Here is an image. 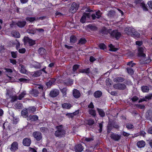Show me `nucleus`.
Segmentation results:
<instances>
[{"mask_svg": "<svg viewBox=\"0 0 152 152\" xmlns=\"http://www.w3.org/2000/svg\"><path fill=\"white\" fill-rule=\"evenodd\" d=\"M109 33L112 37L118 39L121 36L120 32H118L117 30L112 31L111 29H107L105 27H102L99 31L98 34L102 36H105Z\"/></svg>", "mask_w": 152, "mask_h": 152, "instance_id": "1", "label": "nucleus"}, {"mask_svg": "<svg viewBox=\"0 0 152 152\" xmlns=\"http://www.w3.org/2000/svg\"><path fill=\"white\" fill-rule=\"evenodd\" d=\"M57 130L54 133L56 137L61 138L64 137L66 134V131L64 129L62 125H60L56 127Z\"/></svg>", "mask_w": 152, "mask_h": 152, "instance_id": "2", "label": "nucleus"}, {"mask_svg": "<svg viewBox=\"0 0 152 152\" xmlns=\"http://www.w3.org/2000/svg\"><path fill=\"white\" fill-rule=\"evenodd\" d=\"M119 127V126L115 121L112 120H109L107 126V133H110L113 128L118 129Z\"/></svg>", "mask_w": 152, "mask_h": 152, "instance_id": "3", "label": "nucleus"}, {"mask_svg": "<svg viewBox=\"0 0 152 152\" xmlns=\"http://www.w3.org/2000/svg\"><path fill=\"white\" fill-rule=\"evenodd\" d=\"M24 45H26L28 44L29 46H31L34 45L36 44V40L30 39L28 37L25 36L23 39Z\"/></svg>", "mask_w": 152, "mask_h": 152, "instance_id": "4", "label": "nucleus"}, {"mask_svg": "<svg viewBox=\"0 0 152 152\" xmlns=\"http://www.w3.org/2000/svg\"><path fill=\"white\" fill-rule=\"evenodd\" d=\"M32 136L37 141H40L42 138L41 133L39 131H35L32 134Z\"/></svg>", "mask_w": 152, "mask_h": 152, "instance_id": "5", "label": "nucleus"}, {"mask_svg": "<svg viewBox=\"0 0 152 152\" xmlns=\"http://www.w3.org/2000/svg\"><path fill=\"white\" fill-rule=\"evenodd\" d=\"M113 87L115 89L121 90H125L126 88V85L124 83L115 84Z\"/></svg>", "mask_w": 152, "mask_h": 152, "instance_id": "6", "label": "nucleus"}, {"mask_svg": "<svg viewBox=\"0 0 152 152\" xmlns=\"http://www.w3.org/2000/svg\"><path fill=\"white\" fill-rule=\"evenodd\" d=\"M111 138L116 141H119L121 139V136L118 134L111 132L110 136Z\"/></svg>", "mask_w": 152, "mask_h": 152, "instance_id": "7", "label": "nucleus"}, {"mask_svg": "<svg viewBox=\"0 0 152 152\" xmlns=\"http://www.w3.org/2000/svg\"><path fill=\"white\" fill-rule=\"evenodd\" d=\"M59 93V91L58 90L55 89L52 90L49 96L51 97L54 98L58 96Z\"/></svg>", "mask_w": 152, "mask_h": 152, "instance_id": "8", "label": "nucleus"}, {"mask_svg": "<svg viewBox=\"0 0 152 152\" xmlns=\"http://www.w3.org/2000/svg\"><path fill=\"white\" fill-rule=\"evenodd\" d=\"M18 144L16 141L14 142L11 145V147L10 148V150L13 152H15L18 149Z\"/></svg>", "mask_w": 152, "mask_h": 152, "instance_id": "9", "label": "nucleus"}, {"mask_svg": "<svg viewBox=\"0 0 152 152\" xmlns=\"http://www.w3.org/2000/svg\"><path fill=\"white\" fill-rule=\"evenodd\" d=\"M78 5L75 2H73L70 9V12L72 13H74L78 10Z\"/></svg>", "mask_w": 152, "mask_h": 152, "instance_id": "10", "label": "nucleus"}, {"mask_svg": "<svg viewBox=\"0 0 152 152\" xmlns=\"http://www.w3.org/2000/svg\"><path fill=\"white\" fill-rule=\"evenodd\" d=\"M96 15L94 14H93L91 15L92 19L93 20H95L96 18L99 19L102 16V13L99 10H98L96 12Z\"/></svg>", "mask_w": 152, "mask_h": 152, "instance_id": "11", "label": "nucleus"}, {"mask_svg": "<svg viewBox=\"0 0 152 152\" xmlns=\"http://www.w3.org/2000/svg\"><path fill=\"white\" fill-rule=\"evenodd\" d=\"M90 13H86L84 12L83 13V16H82L80 20V21L82 23H84L85 22L86 20V18L87 17L88 18H90Z\"/></svg>", "mask_w": 152, "mask_h": 152, "instance_id": "12", "label": "nucleus"}, {"mask_svg": "<svg viewBox=\"0 0 152 152\" xmlns=\"http://www.w3.org/2000/svg\"><path fill=\"white\" fill-rule=\"evenodd\" d=\"M23 145L26 146H29L31 143V140L30 139L25 138L23 139L22 142Z\"/></svg>", "mask_w": 152, "mask_h": 152, "instance_id": "13", "label": "nucleus"}, {"mask_svg": "<svg viewBox=\"0 0 152 152\" xmlns=\"http://www.w3.org/2000/svg\"><path fill=\"white\" fill-rule=\"evenodd\" d=\"M83 149V146L80 143L75 145L74 147V149L76 152H81Z\"/></svg>", "mask_w": 152, "mask_h": 152, "instance_id": "14", "label": "nucleus"}, {"mask_svg": "<svg viewBox=\"0 0 152 152\" xmlns=\"http://www.w3.org/2000/svg\"><path fill=\"white\" fill-rule=\"evenodd\" d=\"M131 33L130 35H131L132 37L136 38H139L140 36V34L135 30V29L133 28Z\"/></svg>", "mask_w": 152, "mask_h": 152, "instance_id": "15", "label": "nucleus"}, {"mask_svg": "<svg viewBox=\"0 0 152 152\" xmlns=\"http://www.w3.org/2000/svg\"><path fill=\"white\" fill-rule=\"evenodd\" d=\"M26 24V22L25 21L19 20L16 23V25L18 27L20 28L24 27Z\"/></svg>", "mask_w": 152, "mask_h": 152, "instance_id": "16", "label": "nucleus"}, {"mask_svg": "<svg viewBox=\"0 0 152 152\" xmlns=\"http://www.w3.org/2000/svg\"><path fill=\"white\" fill-rule=\"evenodd\" d=\"M144 49L143 48L140 47L138 49V56H142L144 57V60H145L146 59L144 57L146 55L145 54L143 53Z\"/></svg>", "mask_w": 152, "mask_h": 152, "instance_id": "17", "label": "nucleus"}, {"mask_svg": "<svg viewBox=\"0 0 152 152\" xmlns=\"http://www.w3.org/2000/svg\"><path fill=\"white\" fill-rule=\"evenodd\" d=\"M79 72L80 73H85L88 75L90 73V69L89 68H87L86 69H79Z\"/></svg>", "mask_w": 152, "mask_h": 152, "instance_id": "18", "label": "nucleus"}, {"mask_svg": "<svg viewBox=\"0 0 152 152\" xmlns=\"http://www.w3.org/2000/svg\"><path fill=\"white\" fill-rule=\"evenodd\" d=\"M73 96L76 98H78L80 96L79 91L77 89H74L73 91Z\"/></svg>", "mask_w": 152, "mask_h": 152, "instance_id": "19", "label": "nucleus"}, {"mask_svg": "<svg viewBox=\"0 0 152 152\" xmlns=\"http://www.w3.org/2000/svg\"><path fill=\"white\" fill-rule=\"evenodd\" d=\"M56 81L55 79L54 78H51L50 80L48 82H47L46 83V85L47 86L48 88H50L51 86L54 84Z\"/></svg>", "mask_w": 152, "mask_h": 152, "instance_id": "20", "label": "nucleus"}, {"mask_svg": "<svg viewBox=\"0 0 152 152\" xmlns=\"http://www.w3.org/2000/svg\"><path fill=\"white\" fill-rule=\"evenodd\" d=\"M87 27L92 31H96L97 30L98 28L95 25L92 24H89L87 25Z\"/></svg>", "mask_w": 152, "mask_h": 152, "instance_id": "21", "label": "nucleus"}, {"mask_svg": "<svg viewBox=\"0 0 152 152\" xmlns=\"http://www.w3.org/2000/svg\"><path fill=\"white\" fill-rule=\"evenodd\" d=\"M28 119L31 121H35L38 119V117L36 115H30L28 117Z\"/></svg>", "mask_w": 152, "mask_h": 152, "instance_id": "22", "label": "nucleus"}, {"mask_svg": "<svg viewBox=\"0 0 152 152\" xmlns=\"http://www.w3.org/2000/svg\"><path fill=\"white\" fill-rule=\"evenodd\" d=\"M96 110L99 115L101 117H103L105 116V113L103 109L97 108Z\"/></svg>", "mask_w": 152, "mask_h": 152, "instance_id": "23", "label": "nucleus"}, {"mask_svg": "<svg viewBox=\"0 0 152 152\" xmlns=\"http://www.w3.org/2000/svg\"><path fill=\"white\" fill-rule=\"evenodd\" d=\"M64 84L69 86L73 84V80L72 79L69 78L67 80H65L64 82Z\"/></svg>", "mask_w": 152, "mask_h": 152, "instance_id": "24", "label": "nucleus"}, {"mask_svg": "<svg viewBox=\"0 0 152 152\" xmlns=\"http://www.w3.org/2000/svg\"><path fill=\"white\" fill-rule=\"evenodd\" d=\"M70 39V42L72 44L75 43L77 40V37L73 35L71 36Z\"/></svg>", "mask_w": 152, "mask_h": 152, "instance_id": "25", "label": "nucleus"}, {"mask_svg": "<svg viewBox=\"0 0 152 152\" xmlns=\"http://www.w3.org/2000/svg\"><path fill=\"white\" fill-rule=\"evenodd\" d=\"M19 66L21 67V69L20 70V72L23 74L26 73L27 70L26 69L25 66L22 64H20Z\"/></svg>", "mask_w": 152, "mask_h": 152, "instance_id": "26", "label": "nucleus"}, {"mask_svg": "<svg viewBox=\"0 0 152 152\" xmlns=\"http://www.w3.org/2000/svg\"><path fill=\"white\" fill-rule=\"evenodd\" d=\"M145 145V142L143 140L138 141L137 143V145L139 148H141L144 147Z\"/></svg>", "mask_w": 152, "mask_h": 152, "instance_id": "27", "label": "nucleus"}, {"mask_svg": "<svg viewBox=\"0 0 152 152\" xmlns=\"http://www.w3.org/2000/svg\"><path fill=\"white\" fill-rule=\"evenodd\" d=\"M125 79L124 78L121 77H116L113 80V81L116 83L122 82Z\"/></svg>", "mask_w": 152, "mask_h": 152, "instance_id": "28", "label": "nucleus"}, {"mask_svg": "<svg viewBox=\"0 0 152 152\" xmlns=\"http://www.w3.org/2000/svg\"><path fill=\"white\" fill-rule=\"evenodd\" d=\"M28 113H33L36 110V108L34 106L29 107L26 109Z\"/></svg>", "mask_w": 152, "mask_h": 152, "instance_id": "29", "label": "nucleus"}, {"mask_svg": "<svg viewBox=\"0 0 152 152\" xmlns=\"http://www.w3.org/2000/svg\"><path fill=\"white\" fill-rule=\"evenodd\" d=\"M102 95V92L99 91H95L94 94V96L96 98L100 97Z\"/></svg>", "mask_w": 152, "mask_h": 152, "instance_id": "30", "label": "nucleus"}, {"mask_svg": "<svg viewBox=\"0 0 152 152\" xmlns=\"http://www.w3.org/2000/svg\"><path fill=\"white\" fill-rule=\"evenodd\" d=\"M62 106L63 108L68 109H70L72 106L71 104L67 103H64L62 104Z\"/></svg>", "mask_w": 152, "mask_h": 152, "instance_id": "31", "label": "nucleus"}, {"mask_svg": "<svg viewBox=\"0 0 152 152\" xmlns=\"http://www.w3.org/2000/svg\"><path fill=\"white\" fill-rule=\"evenodd\" d=\"M141 89L143 92H148L149 90V87L146 86H143L141 87Z\"/></svg>", "mask_w": 152, "mask_h": 152, "instance_id": "32", "label": "nucleus"}, {"mask_svg": "<svg viewBox=\"0 0 152 152\" xmlns=\"http://www.w3.org/2000/svg\"><path fill=\"white\" fill-rule=\"evenodd\" d=\"M46 52V50L43 48H40L38 50V53L42 56L44 55Z\"/></svg>", "mask_w": 152, "mask_h": 152, "instance_id": "33", "label": "nucleus"}, {"mask_svg": "<svg viewBox=\"0 0 152 152\" xmlns=\"http://www.w3.org/2000/svg\"><path fill=\"white\" fill-rule=\"evenodd\" d=\"M30 93L33 94L35 97H37L39 94L38 91L36 89H33L30 91Z\"/></svg>", "mask_w": 152, "mask_h": 152, "instance_id": "34", "label": "nucleus"}, {"mask_svg": "<svg viewBox=\"0 0 152 152\" xmlns=\"http://www.w3.org/2000/svg\"><path fill=\"white\" fill-rule=\"evenodd\" d=\"M88 112L93 117L95 118L96 116V113L95 110L92 109H89L88 110Z\"/></svg>", "mask_w": 152, "mask_h": 152, "instance_id": "35", "label": "nucleus"}, {"mask_svg": "<svg viewBox=\"0 0 152 152\" xmlns=\"http://www.w3.org/2000/svg\"><path fill=\"white\" fill-rule=\"evenodd\" d=\"M132 29L133 28L130 27H127L124 30L125 33L128 35H130L132 32L131 31H132Z\"/></svg>", "mask_w": 152, "mask_h": 152, "instance_id": "36", "label": "nucleus"}, {"mask_svg": "<svg viewBox=\"0 0 152 152\" xmlns=\"http://www.w3.org/2000/svg\"><path fill=\"white\" fill-rule=\"evenodd\" d=\"M80 65L78 64H75L72 67L73 73H76L77 69L79 68Z\"/></svg>", "mask_w": 152, "mask_h": 152, "instance_id": "37", "label": "nucleus"}, {"mask_svg": "<svg viewBox=\"0 0 152 152\" xmlns=\"http://www.w3.org/2000/svg\"><path fill=\"white\" fill-rule=\"evenodd\" d=\"M86 42L87 41L85 38H81L78 41L77 44L80 45L85 44Z\"/></svg>", "mask_w": 152, "mask_h": 152, "instance_id": "38", "label": "nucleus"}, {"mask_svg": "<svg viewBox=\"0 0 152 152\" xmlns=\"http://www.w3.org/2000/svg\"><path fill=\"white\" fill-rule=\"evenodd\" d=\"M115 14V12L113 10H110L107 14V16L110 18H113L114 17Z\"/></svg>", "mask_w": 152, "mask_h": 152, "instance_id": "39", "label": "nucleus"}, {"mask_svg": "<svg viewBox=\"0 0 152 152\" xmlns=\"http://www.w3.org/2000/svg\"><path fill=\"white\" fill-rule=\"evenodd\" d=\"M12 36L16 37L19 38L20 37V34L19 32L17 31H14L12 32Z\"/></svg>", "mask_w": 152, "mask_h": 152, "instance_id": "40", "label": "nucleus"}, {"mask_svg": "<svg viewBox=\"0 0 152 152\" xmlns=\"http://www.w3.org/2000/svg\"><path fill=\"white\" fill-rule=\"evenodd\" d=\"M10 98H11L10 101L11 102H13L18 99V97L17 95L10 96Z\"/></svg>", "mask_w": 152, "mask_h": 152, "instance_id": "41", "label": "nucleus"}, {"mask_svg": "<svg viewBox=\"0 0 152 152\" xmlns=\"http://www.w3.org/2000/svg\"><path fill=\"white\" fill-rule=\"evenodd\" d=\"M27 32L29 34H36V28H32L29 29L27 30Z\"/></svg>", "mask_w": 152, "mask_h": 152, "instance_id": "42", "label": "nucleus"}, {"mask_svg": "<svg viewBox=\"0 0 152 152\" xmlns=\"http://www.w3.org/2000/svg\"><path fill=\"white\" fill-rule=\"evenodd\" d=\"M109 47L110 48L109 50L110 51H115L118 50V48H115V46L111 44L109 45Z\"/></svg>", "mask_w": 152, "mask_h": 152, "instance_id": "43", "label": "nucleus"}, {"mask_svg": "<svg viewBox=\"0 0 152 152\" xmlns=\"http://www.w3.org/2000/svg\"><path fill=\"white\" fill-rule=\"evenodd\" d=\"M140 6L142 7L144 11H146L148 10V9L147 8L146 4L143 2L141 3Z\"/></svg>", "mask_w": 152, "mask_h": 152, "instance_id": "44", "label": "nucleus"}, {"mask_svg": "<svg viewBox=\"0 0 152 152\" xmlns=\"http://www.w3.org/2000/svg\"><path fill=\"white\" fill-rule=\"evenodd\" d=\"M41 74V70H38L34 72L33 75L35 77H38L40 76Z\"/></svg>", "mask_w": 152, "mask_h": 152, "instance_id": "45", "label": "nucleus"}, {"mask_svg": "<svg viewBox=\"0 0 152 152\" xmlns=\"http://www.w3.org/2000/svg\"><path fill=\"white\" fill-rule=\"evenodd\" d=\"M28 110H26H26H23L21 111V114L22 115H23L25 116V117H28Z\"/></svg>", "mask_w": 152, "mask_h": 152, "instance_id": "46", "label": "nucleus"}, {"mask_svg": "<svg viewBox=\"0 0 152 152\" xmlns=\"http://www.w3.org/2000/svg\"><path fill=\"white\" fill-rule=\"evenodd\" d=\"M15 106L17 109H21L22 108L23 105L20 102H18L15 104Z\"/></svg>", "mask_w": 152, "mask_h": 152, "instance_id": "47", "label": "nucleus"}, {"mask_svg": "<svg viewBox=\"0 0 152 152\" xmlns=\"http://www.w3.org/2000/svg\"><path fill=\"white\" fill-rule=\"evenodd\" d=\"M87 124L89 126H91L94 124L95 122L94 120L90 118L87 121Z\"/></svg>", "mask_w": 152, "mask_h": 152, "instance_id": "48", "label": "nucleus"}, {"mask_svg": "<svg viewBox=\"0 0 152 152\" xmlns=\"http://www.w3.org/2000/svg\"><path fill=\"white\" fill-rule=\"evenodd\" d=\"M127 72L129 74L133 75L134 73V71L133 69L131 68L127 67L126 68Z\"/></svg>", "mask_w": 152, "mask_h": 152, "instance_id": "49", "label": "nucleus"}, {"mask_svg": "<svg viewBox=\"0 0 152 152\" xmlns=\"http://www.w3.org/2000/svg\"><path fill=\"white\" fill-rule=\"evenodd\" d=\"M26 94V93L25 92H22L21 94L19 95L18 97V99L19 100H21L22 98H23L24 96Z\"/></svg>", "mask_w": 152, "mask_h": 152, "instance_id": "50", "label": "nucleus"}, {"mask_svg": "<svg viewBox=\"0 0 152 152\" xmlns=\"http://www.w3.org/2000/svg\"><path fill=\"white\" fill-rule=\"evenodd\" d=\"M26 20L27 21H29L30 22H32L34 21H35V17H27L26 18Z\"/></svg>", "mask_w": 152, "mask_h": 152, "instance_id": "51", "label": "nucleus"}, {"mask_svg": "<svg viewBox=\"0 0 152 152\" xmlns=\"http://www.w3.org/2000/svg\"><path fill=\"white\" fill-rule=\"evenodd\" d=\"M99 46L100 49L102 50H104L106 48V47L105 45L104 44L102 43L99 44Z\"/></svg>", "mask_w": 152, "mask_h": 152, "instance_id": "52", "label": "nucleus"}, {"mask_svg": "<svg viewBox=\"0 0 152 152\" xmlns=\"http://www.w3.org/2000/svg\"><path fill=\"white\" fill-rule=\"evenodd\" d=\"M48 129L47 128L45 127H42L40 128V131L42 133L46 132Z\"/></svg>", "mask_w": 152, "mask_h": 152, "instance_id": "53", "label": "nucleus"}, {"mask_svg": "<svg viewBox=\"0 0 152 152\" xmlns=\"http://www.w3.org/2000/svg\"><path fill=\"white\" fill-rule=\"evenodd\" d=\"M135 64V63H132V61H131L128 62L127 64V65L131 67H133Z\"/></svg>", "mask_w": 152, "mask_h": 152, "instance_id": "54", "label": "nucleus"}, {"mask_svg": "<svg viewBox=\"0 0 152 152\" xmlns=\"http://www.w3.org/2000/svg\"><path fill=\"white\" fill-rule=\"evenodd\" d=\"M17 52H11V53L12 57L13 58H16L17 57Z\"/></svg>", "mask_w": 152, "mask_h": 152, "instance_id": "55", "label": "nucleus"}, {"mask_svg": "<svg viewBox=\"0 0 152 152\" xmlns=\"http://www.w3.org/2000/svg\"><path fill=\"white\" fill-rule=\"evenodd\" d=\"M126 127L128 129H130L133 128L134 126L132 124H126Z\"/></svg>", "mask_w": 152, "mask_h": 152, "instance_id": "56", "label": "nucleus"}, {"mask_svg": "<svg viewBox=\"0 0 152 152\" xmlns=\"http://www.w3.org/2000/svg\"><path fill=\"white\" fill-rule=\"evenodd\" d=\"M131 99L132 102H135L139 100V98L136 96H134L131 98Z\"/></svg>", "mask_w": 152, "mask_h": 152, "instance_id": "57", "label": "nucleus"}, {"mask_svg": "<svg viewBox=\"0 0 152 152\" xmlns=\"http://www.w3.org/2000/svg\"><path fill=\"white\" fill-rule=\"evenodd\" d=\"M146 134L145 132L143 131H140V132L138 133V135H140L143 137H144Z\"/></svg>", "mask_w": 152, "mask_h": 152, "instance_id": "58", "label": "nucleus"}, {"mask_svg": "<svg viewBox=\"0 0 152 152\" xmlns=\"http://www.w3.org/2000/svg\"><path fill=\"white\" fill-rule=\"evenodd\" d=\"M18 80L20 82H23L25 83H28L29 81V80L23 78L19 79Z\"/></svg>", "mask_w": 152, "mask_h": 152, "instance_id": "59", "label": "nucleus"}, {"mask_svg": "<svg viewBox=\"0 0 152 152\" xmlns=\"http://www.w3.org/2000/svg\"><path fill=\"white\" fill-rule=\"evenodd\" d=\"M152 97V94L148 95L145 96V99L147 100V101L148 100H149L151 99Z\"/></svg>", "mask_w": 152, "mask_h": 152, "instance_id": "60", "label": "nucleus"}, {"mask_svg": "<svg viewBox=\"0 0 152 152\" xmlns=\"http://www.w3.org/2000/svg\"><path fill=\"white\" fill-rule=\"evenodd\" d=\"M136 106L137 107L140 108L141 109H143L145 108V106L144 105H141L140 104H136Z\"/></svg>", "mask_w": 152, "mask_h": 152, "instance_id": "61", "label": "nucleus"}, {"mask_svg": "<svg viewBox=\"0 0 152 152\" xmlns=\"http://www.w3.org/2000/svg\"><path fill=\"white\" fill-rule=\"evenodd\" d=\"M61 91L63 94L64 95H65L66 94V91L67 89L66 88H63L62 89H60Z\"/></svg>", "mask_w": 152, "mask_h": 152, "instance_id": "62", "label": "nucleus"}, {"mask_svg": "<svg viewBox=\"0 0 152 152\" xmlns=\"http://www.w3.org/2000/svg\"><path fill=\"white\" fill-rule=\"evenodd\" d=\"M106 82L108 85H112V81L110 79L108 78L106 79Z\"/></svg>", "mask_w": 152, "mask_h": 152, "instance_id": "63", "label": "nucleus"}, {"mask_svg": "<svg viewBox=\"0 0 152 152\" xmlns=\"http://www.w3.org/2000/svg\"><path fill=\"white\" fill-rule=\"evenodd\" d=\"M146 116L147 118L148 119L152 118V112L148 113V114H146Z\"/></svg>", "mask_w": 152, "mask_h": 152, "instance_id": "64", "label": "nucleus"}]
</instances>
